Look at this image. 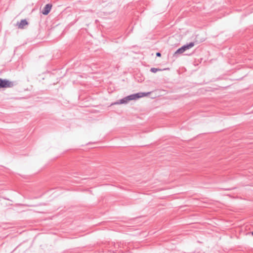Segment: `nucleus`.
Returning <instances> with one entry per match:
<instances>
[{"mask_svg":"<svg viewBox=\"0 0 253 253\" xmlns=\"http://www.w3.org/2000/svg\"><path fill=\"white\" fill-rule=\"evenodd\" d=\"M150 94V92H139L135 94H131L120 100L119 104L127 103L130 100H136L139 98L147 96Z\"/></svg>","mask_w":253,"mask_h":253,"instance_id":"nucleus-1","label":"nucleus"},{"mask_svg":"<svg viewBox=\"0 0 253 253\" xmlns=\"http://www.w3.org/2000/svg\"><path fill=\"white\" fill-rule=\"evenodd\" d=\"M14 86V83L6 80L0 79V88L11 87Z\"/></svg>","mask_w":253,"mask_h":253,"instance_id":"nucleus-2","label":"nucleus"},{"mask_svg":"<svg viewBox=\"0 0 253 253\" xmlns=\"http://www.w3.org/2000/svg\"><path fill=\"white\" fill-rule=\"evenodd\" d=\"M51 7H52L51 4H46L42 10V13L45 15H47L49 13V12H50V11L51 10Z\"/></svg>","mask_w":253,"mask_h":253,"instance_id":"nucleus-3","label":"nucleus"},{"mask_svg":"<svg viewBox=\"0 0 253 253\" xmlns=\"http://www.w3.org/2000/svg\"><path fill=\"white\" fill-rule=\"evenodd\" d=\"M28 23L26 19L21 20L20 23H17L18 27L19 29H24V27L28 25Z\"/></svg>","mask_w":253,"mask_h":253,"instance_id":"nucleus-4","label":"nucleus"},{"mask_svg":"<svg viewBox=\"0 0 253 253\" xmlns=\"http://www.w3.org/2000/svg\"><path fill=\"white\" fill-rule=\"evenodd\" d=\"M194 45V42H190L189 44L184 45L183 46H182V47L183 49V50H184V51H186V50L189 49L193 47Z\"/></svg>","mask_w":253,"mask_h":253,"instance_id":"nucleus-5","label":"nucleus"},{"mask_svg":"<svg viewBox=\"0 0 253 253\" xmlns=\"http://www.w3.org/2000/svg\"><path fill=\"white\" fill-rule=\"evenodd\" d=\"M184 50L182 48V47H180L179 49H178L174 53V54H181L184 52Z\"/></svg>","mask_w":253,"mask_h":253,"instance_id":"nucleus-6","label":"nucleus"},{"mask_svg":"<svg viewBox=\"0 0 253 253\" xmlns=\"http://www.w3.org/2000/svg\"><path fill=\"white\" fill-rule=\"evenodd\" d=\"M162 70L159 68H151L150 69L151 72L152 73H155L158 71H161Z\"/></svg>","mask_w":253,"mask_h":253,"instance_id":"nucleus-7","label":"nucleus"},{"mask_svg":"<svg viewBox=\"0 0 253 253\" xmlns=\"http://www.w3.org/2000/svg\"><path fill=\"white\" fill-rule=\"evenodd\" d=\"M161 54L160 52H157L156 53V56H157L160 57V56H161Z\"/></svg>","mask_w":253,"mask_h":253,"instance_id":"nucleus-8","label":"nucleus"},{"mask_svg":"<svg viewBox=\"0 0 253 253\" xmlns=\"http://www.w3.org/2000/svg\"><path fill=\"white\" fill-rule=\"evenodd\" d=\"M252 235H253V232H252Z\"/></svg>","mask_w":253,"mask_h":253,"instance_id":"nucleus-9","label":"nucleus"}]
</instances>
